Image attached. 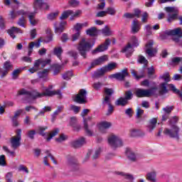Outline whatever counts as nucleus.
Masks as SVG:
<instances>
[{"mask_svg": "<svg viewBox=\"0 0 182 182\" xmlns=\"http://www.w3.org/2000/svg\"><path fill=\"white\" fill-rule=\"evenodd\" d=\"M135 95L137 97H150L154 95V89L144 90L138 88Z\"/></svg>", "mask_w": 182, "mask_h": 182, "instance_id": "9b49d317", "label": "nucleus"}, {"mask_svg": "<svg viewBox=\"0 0 182 182\" xmlns=\"http://www.w3.org/2000/svg\"><path fill=\"white\" fill-rule=\"evenodd\" d=\"M174 109V107L170 106V107H166L163 108V111L164 112L165 114H170L171 112H173Z\"/></svg>", "mask_w": 182, "mask_h": 182, "instance_id": "864d4df0", "label": "nucleus"}, {"mask_svg": "<svg viewBox=\"0 0 182 182\" xmlns=\"http://www.w3.org/2000/svg\"><path fill=\"white\" fill-rule=\"evenodd\" d=\"M111 126L112 124L110 122H102L98 124V129L101 133H105L106 129H109V127H111Z\"/></svg>", "mask_w": 182, "mask_h": 182, "instance_id": "c85d7f7f", "label": "nucleus"}, {"mask_svg": "<svg viewBox=\"0 0 182 182\" xmlns=\"http://www.w3.org/2000/svg\"><path fill=\"white\" fill-rule=\"evenodd\" d=\"M59 134V129H55L49 135L48 137H47V141H50V139L53 137H55V136H56L57 134Z\"/></svg>", "mask_w": 182, "mask_h": 182, "instance_id": "de8ad7c7", "label": "nucleus"}, {"mask_svg": "<svg viewBox=\"0 0 182 182\" xmlns=\"http://www.w3.org/2000/svg\"><path fill=\"white\" fill-rule=\"evenodd\" d=\"M22 112H23L22 109H19L15 112L14 116L12 118V122H13L14 126H18V124H19L18 123V117H19V116L21 115Z\"/></svg>", "mask_w": 182, "mask_h": 182, "instance_id": "72a5a7b5", "label": "nucleus"}, {"mask_svg": "<svg viewBox=\"0 0 182 182\" xmlns=\"http://www.w3.org/2000/svg\"><path fill=\"white\" fill-rule=\"evenodd\" d=\"M82 15V11L80 10H76L75 11H73L72 10V14H70V21H73L75 19V18H79Z\"/></svg>", "mask_w": 182, "mask_h": 182, "instance_id": "58836bf2", "label": "nucleus"}, {"mask_svg": "<svg viewBox=\"0 0 182 182\" xmlns=\"http://www.w3.org/2000/svg\"><path fill=\"white\" fill-rule=\"evenodd\" d=\"M153 45H154L153 40L148 41L146 45L145 49L148 58H153L156 56V53H157V49L153 48Z\"/></svg>", "mask_w": 182, "mask_h": 182, "instance_id": "4468645a", "label": "nucleus"}, {"mask_svg": "<svg viewBox=\"0 0 182 182\" xmlns=\"http://www.w3.org/2000/svg\"><path fill=\"white\" fill-rule=\"evenodd\" d=\"M165 35L168 36H178L177 38H173L175 42H179L180 38H182V29L181 28H177L173 30H168L165 31Z\"/></svg>", "mask_w": 182, "mask_h": 182, "instance_id": "1a4fd4ad", "label": "nucleus"}, {"mask_svg": "<svg viewBox=\"0 0 182 182\" xmlns=\"http://www.w3.org/2000/svg\"><path fill=\"white\" fill-rule=\"evenodd\" d=\"M116 65H117L116 63H112L108 64L105 68L107 72H109V70H113V69H114V68H116Z\"/></svg>", "mask_w": 182, "mask_h": 182, "instance_id": "6e6d98bb", "label": "nucleus"}, {"mask_svg": "<svg viewBox=\"0 0 182 182\" xmlns=\"http://www.w3.org/2000/svg\"><path fill=\"white\" fill-rule=\"evenodd\" d=\"M72 77H73V70L67 71L66 73L63 74V79H64V80H70V79H72Z\"/></svg>", "mask_w": 182, "mask_h": 182, "instance_id": "c03bdc74", "label": "nucleus"}, {"mask_svg": "<svg viewBox=\"0 0 182 182\" xmlns=\"http://www.w3.org/2000/svg\"><path fill=\"white\" fill-rule=\"evenodd\" d=\"M103 105H108V111L107 115L109 116L112 114L114 110V107L110 105V102H109V103H103Z\"/></svg>", "mask_w": 182, "mask_h": 182, "instance_id": "3c124183", "label": "nucleus"}, {"mask_svg": "<svg viewBox=\"0 0 182 182\" xmlns=\"http://www.w3.org/2000/svg\"><path fill=\"white\" fill-rule=\"evenodd\" d=\"M109 58L107 55H102L97 59H95L92 63H91V68H95V66H99L100 65H103L105 62H106Z\"/></svg>", "mask_w": 182, "mask_h": 182, "instance_id": "412c9836", "label": "nucleus"}, {"mask_svg": "<svg viewBox=\"0 0 182 182\" xmlns=\"http://www.w3.org/2000/svg\"><path fill=\"white\" fill-rule=\"evenodd\" d=\"M105 93L107 95L104 99L103 103H108L110 102V97H112V95H113V90L110 88H105Z\"/></svg>", "mask_w": 182, "mask_h": 182, "instance_id": "7c9ffc66", "label": "nucleus"}, {"mask_svg": "<svg viewBox=\"0 0 182 182\" xmlns=\"http://www.w3.org/2000/svg\"><path fill=\"white\" fill-rule=\"evenodd\" d=\"M126 154L129 160L132 161H136V154L132 150L128 149Z\"/></svg>", "mask_w": 182, "mask_h": 182, "instance_id": "a19ab883", "label": "nucleus"}, {"mask_svg": "<svg viewBox=\"0 0 182 182\" xmlns=\"http://www.w3.org/2000/svg\"><path fill=\"white\" fill-rule=\"evenodd\" d=\"M87 92H86L85 90H80L79 91L78 95H77L75 98H74V102H76L77 103H80V105H85V103H86V102H87L86 100L87 99Z\"/></svg>", "mask_w": 182, "mask_h": 182, "instance_id": "2eb2a0df", "label": "nucleus"}, {"mask_svg": "<svg viewBox=\"0 0 182 182\" xmlns=\"http://www.w3.org/2000/svg\"><path fill=\"white\" fill-rule=\"evenodd\" d=\"M101 33H102V35H104V36H110L113 33V31L110 30V28H109V26H105V27L101 30Z\"/></svg>", "mask_w": 182, "mask_h": 182, "instance_id": "4c0bfd02", "label": "nucleus"}, {"mask_svg": "<svg viewBox=\"0 0 182 182\" xmlns=\"http://www.w3.org/2000/svg\"><path fill=\"white\" fill-rule=\"evenodd\" d=\"M110 43H112L110 39H106L103 44H101L95 50H92L93 55H95V53H100V52H105V50H107Z\"/></svg>", "mask_w": 182, "mask_h": 182, "instance_id": "dca6fc26", "label": "nucleus"}, {"mask_svg": "<svg viewBox=\"0 0 182 182\" xmlns=\"http://www.w3.org/2000/svg\"><path fill=\"white\" fill-rule=\"evenodd\" d=\"M108 144L112 149H119L123 146V139L119 135L111 134L108 136Z\"/></svg>", "mask_w": 182, "mask_h": 182, "instance_id": "423d86ee", "label": "nucleus"}, {"mask_svg": "<svg viewBox=\"0 0 182 182\" xmlns=\"http://www.w3.org/2000/svg\"><path fill=\"white\" fill-rule=\"evenodd\" d=\"M132 97H133V93L131 91H127L125 92V99L127 102V100H131Z\"/></svg>", "mask_w": 182, "mask_h": 182, "instance_id": "e2e57ef3", "label": "nucleus"}, {"mask_svg": "<svg viewBox=\"0 0 182 182\" xmlns=\"http://www.w3.org/2000/svg\"><path fill=\"white\" fill-rule=\"evenodd\" d=\"M89 26V22L86 21L84 23H77L75 25L73 26V31H75V32H80L82 31V28H87Z\"/></svg>", "mask_w": 182, "mask_h": 182, "instance_id": "cd10ccee", "label": "nucleus"}, {"mask_svg": "<svg viewBox=\"0 0 182 182\" xmlns=\"http://www.w3.org/2000/svg\"><path fill=\"white\" fill-rule=\"evenodd\" d=\"M128 45L132 46V48H137L139 46V38L136 36H132L129 39Z\"/></svg>", "mask_w": 182, "mask_h": 182, "instance_id": "2f4dec72", "label": "nucleus"}, {"mask_svg": "<svg viewBox=\"0 0 182 182\" xmlns=\"http://www.w3.org/2000/svg\"><path fill=\"white\" fill-rule=\"evenodd\" d=\"M22 70H23V69L22 68H18L16 70H14L11 74L12 79H18V76H19V73H21Z\"/></svg>", "mask_w": 182, "mask_h": 182, "instance_id": "49530a36", "label": "nucleus"}, {"mask_svg": "<svg viewBox=\"0 0 182 182\" xmlns=\"http://www.w3.org/2000/svg\"><path fill=\"white\" fill-rule=\"evenodd\" d=\"M41 42H42L41 39H38V41L31 42L28 44V55L31 56L32 55V52H33V48H39L41 46Z\"/></svg>", "mask_w": 182, "mask_h": 182, "instance_id": "5701e85b", "label": "nucleus"}, {"mask_svg": "<svg viewBox=\"0 0 182 182\" xmlns=\"http://www.w3.org/2000/svg\"><path fill=\"white\" fill-rule=\"evenodd\" d=\"M140 29H141V23L139 20L134 19L131 25V33L136 35L140 32Z\"/></svg>", "mask_w": 182, "mask_h": 182, "instance_id": "a211bd4d", "label": "nucleus"}, {"mask_svg": "<svg viewBox=\"0 0 182 182\" xmlns=\"http://www.w3.org/2000/svg\"><path fill=\"white\" fill-rule=\"evenodd\" d=\"M29 15V11H25L23 9L18 10L17 11H11L10 12V18L11 19H15L17 16H21L18 21V25L19 26H22V28H25V23L26 22V16Z\"/></svg>", "mask_w": 182, "mask_h": 182, "instance_id": "20e7f679", "label": "nucleus"}, {"mask_svg": "<svg viewBox=\"0 0 182 182\" xmlns=\"http://www.w3.org/2000/svg\"><path fill=\"white\" fill-rule=\"evenodd\" d=\"M43 1L45 0H33V8L36 12H38V9H49V4Z\"/></svg>", "mask_w": 182, "mask_h": 182, "instance_id": "ddd939ff", "label": "nucleus"}, {"mask_svg": "<svg viewBox=\"0 0 182 182\" xmlns=\"http://www.w3.org/2000/svg\"><path fill=\"white\" fill-rule=\"evenodd\" d=\"M7 33H9V36L12 38V39H15L16 38V34L22 33V31L16 27H11L7 30Z\"/></svg>", "mask_w": 182, "mask_h": 182, "instance_id": "393cba45", "label": "nucleus"}, {"mask_svg": "<svg viewBox=\"0 0 182 182\" xmlns=\"http://www.w3.org/2000/svg\"><path fill=\"white\" fill-rule=\"evenodd\" d=\"M106 72H107L106 68L103 67L101 69L97 70L96 72H95L94 76H95V77H99V76H103V75H105Z\"/></svg>", "mask_w": 182, "mask_h": 182, "instance_id": "37998d69", "label": "nucleus"}, {"mask_svg": "<svg viewBox=\"0 0 182 182\" xmlns=\"http://www.w3.org/2000/svg\"><path fill=\"white\" fill-rule=\"evenodd\" d=\"M59 14L60 11L58 10L54 12L50 13L47 16V19H48V21H55V19H56V18L59 16Z\"/></svg>", "mask_w": 182, "mask_h": 182, "instance_id": "c9c22d12", "label": "nucleus"}, {"mask_svg": "<svg viewBox=\"0 0 182 182\" xmlns=\"http://www.w3.org/2000/svg\"><path fill=\"white\" fill-rule=\"evenodd\" d=\"M53 86L49 85L48 88H45L43 90V93H40L36 90H27L26 89H21L18 92V96H21V95H24L27 96L28 99H36L37 97H43L44 96H55V95H60V90L53 91L52 90Z\"/></svg>", "mask_w": 182, "mask_h": 182, "instance_id": "f257e3e1", "label": "nucleus"}, {"mask_svg": "<svg viewBox=\"0 0 182 182\" xmlns=\"http://www.w3.org/2000/svg\"><path fill=\"white\" fill-rule=\"evenodd\" d=\"M157 124V118H152L149 120L147 127V131L151 133L154 129H156V125Z\"/></svg>", "mask_w": 182, "mask_h": 182, "instance_id": "a878e982", "label": "nucleus"}, {"mask_svg": "<svg viewBox=\"0 0 182 182\" xmlns=\"http://www.w3.org/2000/svg\"><path fill=\"white\" fill-rule=\"evenodd\" d=\"M99 2L101 3L97 5V9H105V6H106V3L105 2V0H99Z\"/></svg>", "mask_w": 182, "mask_h": 182, "instance_id": "0e129e2a", "label": "nucleus"}, {"mask_svg": "<svg viewBox=\"0 0 182 182\" xmlns=\"http://www.w3.org/2000/svg\"><path fill=\"white\" fill-rule=\"evenodd\" d=\"M67 139H68V136L62 134L55 140H56V141H58V143H62V141H65Z\"/></svg>", "mask_w": 182, "mask_h": 182, "instance_id": "603ef678", "label": "nucleus"}, {"mask_svg": "<svg viewBox=\"0 0 182 182\" xmlns=\"http://www.w3.org/2000/svg\"><path fill=\"white\" fill-rule=\"evenodd\" d=\"M71 14H72V10L65 11L61 14V16H60V19H61V21H63L65 19H68V18H69V16H70Z\"/></svg>", "mask_w": 182, "mask_h": 182, "instance_id": "a18cd8bd", "label": "nucleus"}, {"mask_svg": "<svg viewBox=\"0 0 182 182\" xmlns=\"http://www.w3.org/2000/svg\"><path fill=\"white\" fill-rule=\"evenodd\" d=\"M36 14H38V12H36V10H34V12H29L28 11V15L27 16L28 19H29V22L31 23V25H32V26H36V25H38V22H39V20L35 18V16H36Z\"/></svg>", "mask_w": 182, "mask_h": 182, "instance_id": "4be33fe9", "label": "nucleus"}, {"mask_svg": "<svg viewBox=\"0 0 182 182\" xmlns=\"http://www.w3.org/2000/svg\"><path fill=\"white\" fill-rule=\"evenodd\" d=\"M144 114V110L141 109L140 107H138L136 109V117L137 119H139V117H141L142 114Z\"/></svg>", "mask_w": 182, "mask_h": 182, "instance_id": "69168bd1", "label": "nucleus"}, {"mask_svg": "<svg viewBox=\"0 0 182 182\" xmlns=\"http://www.w3.org/2000/svg\"><path fill=\"white\" fill-rule=\"evenodd\" d=\"M127 70H123L122 73H118L109 76V79H117V80H124L126 76H128Z\"/></svg>", "mask_w": 182, "mask_h": 182, "instance_id": "aec40b11", "label": "nucleus"}, {"mask_svg": "<svg viewBox=\"0 0 182 182\" xmlns=\"http://www.w3.org/2000/svg\"><path fill=\"white\" fill-rule=\"evenodd\" d=\"M22 140V130L17 129L16 132V136H12L11 139V147L16 150L19 146H21V141Z\"/></svg>", "mask_w": 182, "mask_h": 182, "instance_id": "6e6552de", "label": "nucleus"}, {"mask_svg": "<svg viewBox=\"0 0 182 182\" xmlns=\"http://www.w3.org/2000/svg\"><path fill=\"white\" fill-rule=\"evenodd\" d=\"M164 133L172 139H176V140L180 139L178 135V133H180V128H178L177 125H171V129L166 128Z\"/></svg>", "mask_w": 182, "mask_h": 182, "instance_id": "0eeeda50", "label": "nucleus"}, {"mask_svg": "<svg viewBox=\"0 0 182 182\" xmlns=\"http://www.w3.org/2000/svg\"><path fill=\"white\" fill-rule=\"evenodd\" d=\"M50 63V59L43 60L40 58L34 61L33 66L28 70L31 74L36 73L38 70H41V69H43L46 65H49Z\"/></svg>", "mask_w": 182, "mask_h": 182, "instance_id": "39448f33", "label": "nucleus"}, {"mask_svg": "<svg viewBox=\"0 0 182 182\" xmlns=\"http://www.w3.org/2000/svg\"><path fill=\"white\" fill-rule=\"evenodd\" d=\"M83 144H86V139L83 137H80L76 141L72 142V146L73 147H75V149H77V147H82Z\"/></svg>", "mask_w": 182, "mask_h": 182, "instance_id": "bb28decb", "label": "nucleus"}, {"mask_svg": "<svg viewBox=\"0 0 182 182\" xmlns=\"http://www.w3.org/2000/svg\"><path fill=\"white\" fill-rule=\"evenodd\" d=\"M138 61L139 63H142L143 65H147L149 61L146 59V58L143 55H139Z\"/></svg>", "mask_w": 182, "mask_h": 182, "instance_id": "5fc2aeb1", "label": "nucleus"}, {"mask_svg": "<svg viewBox=\"0 0 182 182\" xmlns=\"http://www.w3.org/2000/svg\"><path fill=\"white\" fill-rule=\"evenodd\" d=\"M50 110H52L50 107H45L41 111L38 112V116H43L46 112H50Z\"/></svg>", "mask_w": 182, "mask_h": 182, "instance_id": "bf43d9fd", "label": "nucleus"}, {"mask_svg": "<svg viewBox=\"0 0 182 182\" xmlns=\"http://www.w3.org/2000/svg\"><path fill=\"white\" fill-rule=\"evenodd\" d=\"M144 31L146 32V35H151V26L150 25L145 26Z\"/></svg>", "mask_w": 182, "mask_h": 182, "instance_id": "774afa93", "label": "nucleus"}, {"mask_svg": "<svg viewBox=\"0 0 182 182\" xmlns=\"http://www.w3.org/2000/svg\"><path fill=\"white\" fill-rule=\"evenodd\" d=\"M159 77L160 79L166 82L161 83L159 86L160 95H166V93L168 92V90H167V86H168V87H169V89H171V90H172L173 93H176V95H178V96H180L181 99L182 100V92L180 90H177V88H176V86L174 85L167 84V82H170V75L168 74V73H166L164 75H160Z\"/></svg>", "mask_w": 182, "mask_h": 182, "instance_id": "f03ea898", "label": "nucleus"}, {"mask_svg": "<svg viewBox=\"0 0 182 182\" xmlns=\"http://www.w3.org/2000/svg\"><path fill=\"white\" fill-rule=\"evenodd\" d=\"M95 45V41L86 38H82L79 43L77 50H79L81 56L86 58V53L89 52L93 48Z\"/></svg>", "mask_w": 182, "mask_h": 182, "instance_id": "7ed1b4c3", "label": "nucleus"}, {"mask_svg": "<svg viewBox=\"0 0 182 182\" xmlns=\"http://www.w3.org/2000/svg\"><path fill=\"white\" fill-rule=\"evenodd\" d=\"M90 110L87 109H83L82 112L81 113V116L83 118V122H84V127L85 129V132L87 134V136H92L93 133L90 129H89V127H87V122H90V120H92V117H88L87 118H85V117L87 113H89Z\"/></svg>", "mask_w": 182, "mask_h": 182, "instance_id": "f8f14e48", "label": "nucleus"}, {"mask_svg": "<svg viewBox=\"0 0 182 182\" xmlns=\"http://www.w3.org/2000/svg\"><path fill=\"white\" fill-rule=\"evenodd\" d=\"M147 73L149 76H151V75H154L156 70H154V67L151 66L147 68Z\"/></svg>", "mask_w": 182, "mask_h": 182, "instance_id": "338daca9", "label": "nucleus"}, {"mask_svg": "<svg viewBox=\"0 0 182 182\" xmlns=\"http://www.w3.org/2000/svg\"><path fill=\"white\" fill-rule=\"evenodd\" d=\"M68 4L70 5V6L75 8V6H79L80 2L77 0H70Z\"/></svg>", "mask_w": 182, "mask_h": 182, "instance_id": "4d7b16f0", "label": "nucleus"}, {"mask_svg": "<svg viewBox=\"0 0 182 182\" xmlns=\"http://www.w3.org/2000/svg\"><path fill=\"white\" fill-rule=\"evenodd\" d=\"M172 63L174 65H178V63H182V58L175 57L172 58Z\"/></svg>", "mask_w": 182, "mask_h": 182, "instance_id": "052dcab7", "label": "nucleus"}, {"mask_svg": "<svg viewBox=\"0 0 182 182\" xmlns=\"http://www.w3.org/2000/svg\"><path fill=\"white\" fill-rule=\"evenodd\" d=\"M18 171H23V173H26V174L29 173V169H28V168L24 165H20L18 166Z\"/></svg>", "mask_w": 182, "mask_h": 182, "instance_id": "13d9d810", "label": "nucleus"}, {"mask_svg": "<svg viewBox=\"0 0 182 182\" xmlns=\"http://www.w3.org/2000/svg\"><path fill=\"white\" fill-rule=\"evenodd\" d=\"M122 53H125L127 58H129V56H132V53L134 52V48L130 46V44H127L122 48Z\"/></svg>", "mask_w": 182, "mask_h": 182, "instance_id": "b1692460", "label": "nucleus"}, {"mask_svg": "<svg viewBox=\"0 0 182 182\" xmlns=\"http://www.w3.org/2000/svg\"><path fill=\"white\" fill-rule=\"evenodd\" d=\"M48 75H49V70L48 69H44L38 73V77L40 79H43V80H48Z\"/></svg>", "mask_w": 182, "mask_h": 182, "instance_id": "473e14b6", "label": "nucleus"}, {"mask_svg": "<svg viewBox=\"0 0 182 182\" xmlns=\"http://www.w3.org/2000/svg\"><path fill=\"white\" fill-rule=\"evenodd\" d=\"M165 11L168 14V21L171 22L177 18L178 15V8L177 7H165Z\"/></svg>", "mask_w": 182, "mask_h": 182, "instance_id": "9d476101", "label": "nucleus"}, {"mask_svg": "<svg viewBox=\"0 0 182 182\" xmlns=\"http://www.w3.org/2000/svg\"><path fill=\"white\" fill-rule=\"evenodd\" d=\"M70 109L74 112L75 114H77L79 112H80V107H77L76 105H70Z\"/></svg>", "mask_w": 182, "mask_h": 182, "instance_id": "8fccbe9b", "label": "nucleus"}, {"mask_svg": "<svg viewBox=\"0 0 182 182\" xmlns=\"http://www.w3.org/2000/svg\"><path fill=\"white\" fill-rule=\"evenodd\" d=\"M14 68V65H12V63L9 61H6L4 64V69L0 68V76L1 77H5L6 75H8V72L9 70H12V68Z\"/></svg>", "mask_w": 182, "mask_h": 182, "instance_id": "f3484780", "label": "nucleus"}, {"mask_svg": "<svg viewBox=\"0 0 182 182\" xmlns=\"http://www.w3.org/2000/svg\"><path fill=\"white\" fill-rule=\"evenodd\" d=\"M178 122V117L175 116L170 119L169 120V124L170 126L176 125L175 123H177Z\"/></svg>", "mask_w": 182, "mask_h": 182, "instance_id": "680f3d73", "label": "nucleus"}, {"mask_svg": "<svg viewBox=\"0 0 182 182\" xmlns=\"http://www.w3.org/2000/svg\"><path fill=\"white\" fill-rule=\"evenodd\" d=\"M116 106H126L127 100L124 97H120L115 102Z\"/></svg>", "mask_w": 182, "mask_h": 182, "instance_id": "79ce46f5", "label": "nucleus"}, {"mask_svg": "<svg viewBox=\"0 0 182 182\" xmlns=\"http://www.w3.org/2000/svg\"><path fill=\"white\" fill-rule=\"evenodd\" d=\"M66 25H68V22L66 21L54 23L55 33H58L59 35H60V33H62V32L65 31V26H66Z\"/></svg>", "mask_w": 182, "mask_h": 182, "instance_id": "6ab92c4d", "label": "nucleus"}, {"mask_svg": "<svg viewBox=\"0 0 182 182\" xmlns=\"http://www.w3.org/2000/svg\"><path fill=\"white\" fill-rule=\"evenodd\" d=\"M106 12L107 14L114 16V15H116V9L114 7L109 6L107 9Z\"/></svg>", "mask_w": 182, "mask_h": 182, "instance_id": "09e8293b", "label": "nucleus"}, {"mask_svg": "<svg viewBox=\"0 0 182 182\" xmlns=\"http://www.w3.org/2000/svg\"><path fill=\"white\" fill-rule=\"evenodd\" d=\"M146 178L150 182H157V173L151 171L146 173Z\"/></svg>", "mask_w": 182, "mask_h": 182, "instance_id": "c756f323", "label": "nucleus"}, {"mask_svg": "<svg viewBox=\"0 0 182 182\" xmlns=\"http://www.w3.org/2000/svg\"><path fill=\"white\" fill-rule=\"evenodd\" d=\"M86 33L89 36H97V28L96 27H91L87 29Z\"/></svg>", "mask_w": 182, "mask_h": 182, "instance_id": "f704fd0d", "label": "nucleus"}, {"mask_svg": "<svg viewBox=\"0 0 182 182\" xmlns=\"http://www.w3.org/2000/svg\"><path fill=\"white\" fill-rule=\"evenodd\" d=\"M46 32L48 35L46 39V42L48 43L49 42H52V41L53 40V35L52 34V30L50 28H47L46 30Z\"/></svg>", "mask_w": 182, "mask_h": 182, "instance_id": "ea45409f", "label": "nucleus"}, {"mask_svg": "<svg viewBox=\"0 0 182 182\" xmlns=\"http://www.w3.org/2000/svg\"><path fill=\"white\" fill-rule=\"evenodd\" d=\"M54 55L58 58V59H62V53H63V50L62 47H55L53 50Z\"/></svg>", "mask_w": 182, "mask_h": 182, "instance_id": "e433bc0d", "label": "nucleus"}]
</instances>
